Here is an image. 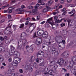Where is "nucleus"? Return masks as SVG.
Listing matches in <instances>:
<instances>
[{
  "instance_id": "nucleus-16",
  "label": "nucleus",
  "mask_w": 76,
  "mask_h": 76,
  "mask_svg": "<svg viewBox=\"0 0 76 76\" xmlns=\"http://www.w3.org/2000/svg\"><path fill=\"white\" fill-rule=\"evenodd\" d=\"M4 61V58L1 55H0V62H2Z\"/></svg>"
},
{
  "instance_id": "nucleus-57",
  "label": "nucleus",
  "mask_w": 76,
  "mask_h": 76,
  "mask_svg": "<svg viewBox=\"0 0 76 76\" xmlns=\"http://www.w3.org/2000/svg\"><path fill=\"white\" fill-rule=\"evenodd\" d=\"M37 20H39V15L37 16Z\"/></svg>"
},
{
  "instance_id": "nucleus-6",
  "label": "nucleus",
  "mask_w": 76,
  "mask_h": 76,
  "mask_svg": "<svg viewBox=\"0 0 76 76\" xmlns=\"http://www.w3.org/2000/svg\"><path fill=\"white\" fill-rule=\"evenodd\" d=\"M50 7L48 6L44 8L42 10V12L44 13H45V12H47L48 10L50 11Z\"/></svg>"
},
{
  "instance_id": "nucleus-34",
  "label": "nucleus",
  "mask_w": 76,
  "mask_h": 76,
  "mask_svg": "<svg viewBox=\"0 0 76 76\" xmlns=\"http://www.w3.org/2000/svg\"><path fill=\"white\" fill-rule=\"evenodd\" d=\"M60 26L61 27H63V26H65V23H62L60 24Z\"/></svg>"
},
{
  "instance_id": "nucleus-62",
  "label": "nucleus",
  "mask_w": 76,
  "mask_h": 76,
  "mask_svg": "<svg viewBox=\"0 0 76 76\" xmlns=\"http://www.w3.org/2000/svg\"><path fill=\"white\" fill-rule=\"evenodd\" d=\"M7 7V6H3L2 7V9H4L5 7Z\"/></svg>"
},
{
  "instance_id": "nucleus-29",
  "label": "nucleus",
  "mask_w": 76,
  "mask_h": 76,
  "mask_svg": "<svg viewBox=\"0 0 76 76\" xmlns=\"http://www.w3.org/2000/svg\"><path fill=\"white\" fill-rule=\"evenodd\" d=\"M35 23H29L28 24V25L30 26L29 27V28H30V27L32 26V25H34V24H35Z\"/></svg>"
},
{
  "instance_id": "nucleus-54",
  "label": "nucleus",
  "mask_w": 76,
  "mask_h": 76,
  "mask_svg": "<svg viewBox=\"0 0 76 76\" xmlns=\"http://www.w3.org/2000/svg\"><path fill=\"white\" fill-rule=\"evenodd\" d=\"M10 25V23L9 24V25H8V27H7V28H11V27L12 26L11 25H10V26H9Z\"/></svg>"
},
{
  "instance_id": "nucleus-39",
  "label": "nucleus",
  "mask_w": 76,
  "mask_h": 76,
  "mask_svg": "<svg viewBox=\"0 0 76 76\" xmlns=\"http://www.w3.org/2000/svg\"><path fill=\"white\" fill-rule=\"evenodd\" d=\"M39 31L40 32L41 34H42L44 32V31L42 30H40Z\"/></svg>"
},
{
  "instance_id": "nucleus-18",
  "label": "nucleus",
  "mask_w": 76,
  "mask_h": 76,
  "mask_svg": "<svg viewBox=\"0 0 76 76\" xmlns=\"http://www.w3.org/2000/svg\"><path fill=\"white\" fill-rule=\"evenodd\" d=\"M17 53H18V52H14V57L15 58H18V54Z\"/></svg>"
},
{
  "instance_id": "nucleus-37",
  "label": "nucleus",
  "mask_w": 76,
  "mask_h": 76,
  "mask_svg": "<svg viewBox=\"0 0 76 76\" xmlns=\"http://www.w3.org/2000/svg\"><path fill=\"white\" fill-rule=\"evenodd\" d=\"M62 70H63L64 72H67V69L64 68H62Z\"/></svg>"
},
{
  "instance_id": "nucleus-25",
  "label": "nucleus",
  "mask_w": 76,
  "mask_h": 76,
  "mask_svg": "<svg viewBox=\"0 0 76 76\" xmlns=\"http://www.w3.org/2000/svg\"><path fill=\"white\" fill-rule=\"evenodd\" d=\"M10 47L11 50H12V51H14V50H15V48L12 45H11Z\"/></svg>"
},
{
  "instance_id": "nucleus-5",
  "label": "nucleus",
  "mask_w": 76,
  "mask_h": 76,
  "mask_svg": "<svg viewBox=\"0 0 76 76\" xmlns=\"http://www.w3.org/2000/svg\"><path fill=\"white\" fill-rule=\"evenodd\" d=\"M21 58H18L16 59H14V60L13 62L14 63H15V64L19 63V62H20V60H21Z\"/></svg>"
},
{
  "instance_id": "nucleus-15",
  "label": "nucleus",
  "mask_w": 76,
  "mask_h": 76,
  "mask_svg": "<svg viewBox=\"0 0 76 76\" xmlns=\"http://www.w3.org/2000/svg\"><path fill=\"white\" fill-rule=\"evenodd\" d=\"M62 12H64L62 14V15H64L66 13H67V12L66 11V8H64L62 9Z\"/></svg>"
},
{
  "instance_id": "nucleus-63",
  "label": "nucleus",
  "mask_w": 76,
  "mask_h": 76,
  "mask_svg": "<svg viewBox=\"0 0 76 76\" xmlns=\"http://www.w3.org/2000/svg\"><path fill=\"white\" fill-rule=\"evenodd\" d=\"M56 33L57 35H60V33L58 31H56Z\"/></svg>"
},
{
  "instance_id": "nucleus-23",
  "label": "nucleus",
  "mask_w": 76,
  "mask_h": 76,
  "mask_svg": "<svg viewBox=\"0 0 76 76\" xmlns=\"http://www.w3.org/2000/svg\"><path fill=\"white\" fill-rule=\"evenodd\" d=\"M52 3H53V1H50L48 2V5L50 6L52 4Z\"/></svg>"
},
{
  "instance_id": "nucleus-55",
  "label": "nucleus",
  "mask_w": 76,
  "mask_h": 76,
  "mask_svg": "<svg viewBox=\"0 0 76 76\" xmlns=\"http://www.w3.org/2000/svg\"><path fill=\"white\" fill-rule=\"evenodd\" d=\"M26 20H27V21H29V20H31V19L30 18L28 17L26 18Z\"/></svg>"
},
{
  "instance_id": "nucleus-21",
  "label": "nucleus",
  "mask_w": 76,
  "mask_h": 76,
  "mask_svg": "<svg viewBox=\"0 0 76 76\" xmlns=\"http://www.w3.org/2000/svg\"><path fill=\"white\" fill-rule=\"evenodd\" d=\"M36 41L35 42L36 44H37V45H39V44H41V43L39 41H38L36 39Z\"/></svg>"
},
{
  "instance_id": "nucleus-64",
  "label": "nucleus",
  "mask_w": 76,
  "mask_h": 76,
  "mask_svg": "<svg viewBox=\"0 0 76 76\" xmlns=\"http://www.w3.org/2000/svg\"><path fill=\"white\" fill-rule=\"evenodd\" d=\"M12 0V3H15V0Z\"/></svg>"
},
{
  "instance_id": "nucleus-56",
  "label": "nucleus",
  "mask_w": 76,
  "mask_h": 76,
  "mask_svg": "<svg viewBox=\"0 0 76 76\" xmlns=\"http://www.w3.org/2000/svg\"><path fill=\"white\" fill-rule=\"evenodd\" d=\"M70 75V74L69 73H66L65 74V76H69Z\"/></svg>"
},
{
  "instance_id": "nucleus-17",
  "label": "nucleus",
  "mask_w": 76,
  "mask_h": 76,
  "mask_svg": "<svg viewBox=\"0 0 76 76\" xmlns=\"http://www.w3.org/2000/svg\"><path fill=\"white\" fill-rule=\"evenodd\" d=\"M35 57H33V56H31V60H30V62H32V61H34L35 60Z\"/></svg>"
},
{
  "instance_id": "nucleus-12",
  "label": "nucleus",
  "mask_w": 76,
  "mask_h": 76,
  "mask_svg": "<svg viewBox=\"0 0 76 76\" xmlns=\"http://www.w3.org/2000/svg\"><path fill=\"white\" fill-rule=\"evenodd\" d=\"M67 52H68L67 51H65L64 52H63L62 54V55H63V54H64V55H63L64 57H67L68 56H67V55H69V54H68V53H67Z\"/></svg>"
},
{
  "instance_id": "nucleus-10",
  "label": "nucleus",
  "mask_w": 76,
  "mask_h": 76,
  "mask_svg": "<svg viewBox=\"0 0 76 76\" xmlns=\"http://www.w3.org/2000/svg\"><path fill=\"white\" fill-rule=\"evenodd\" d=\"M42 35L43 38H47L48 37V32L47 31H45L42 34Z\"/></svg>"
},
{
  "instance_id": "nucleus-32",
  "label": "nucleus",
  "mask_w": 76,
  "mask_h": 76,
  "mask_svg": "<svg viewBox=\"0 0 76 76\" xmlns=\"http://www.w3.org/2000/svg\"><path fill=\"white\" fill-rule=\"evenodd\" d=\"M5 43L7 44H9L10 43V42L9 41V40L7 39L5 41Z\"/></svg>"
},
{
  "instance_id": "nucleus-42",
  "label": "nucleus",
  "mask_w": 76,
  "mask_h": 76,
  "mask_svg": "<svg viewBox=\"0 0 76 76\" xmlns=\"http://www.w3.org/2000/svg\"><path fill=\"white\" fill-rule=\"evenodd\" d=\"M0 40H1V41H3V40H4V38L3 37H0Z\"/></svg>"
},
{
  "instance_id": "nucleus-35",
  "label": "nucleus",
  "mask_w": 76,
  "mask_h": 76,
  "mask_svg": "<svg viewBox=\"0 0 76 76\" xmlns=\"http://www.w3.org/2000/svg\"><path fill=\"white\" fill-rule=\"evenodd\" d=\"M33 66L35 67H37L38 66V65H37V63H36V62H34V63Z\"/></svg>"
},
{
  "instance_id": "nucleus-40",
  "label": "nucleus",
  "mask_w": 76,
  "mask_h": 76,
  "mask_svg": "<svg viewBox=\"0 0 76 76\" xmlns=\"http://www.w3.org/2000/svg\"><path fill=\"white\" fill-rule=\"evenodd\" d=\"M23 26H24V24H21V25L20 27V28H22Z\"/></svg>"
},
{
  "instance_id": "nucleus-47",
  "label": "nucleus",
  "mask_w": 76,
  "mask_h": 76,
  "mask_svg": "<svg viewBox=\"0 0 76 76\" xmlns=\"http://www.w3.org/2000/svg\"><path fill=\"white\" fill-rule=\"evenodd\" d=\"M12 58H10L8 59V61L9 62H11V61H12Z\"/></svg>"
},
{
  "instance_id": "nucleus-9",
  "label": "nucleus",
  "mask_w": 76,
  "mask_h": 76,
  "mask_svg": "<svg viewBox=\"0 0 76 76\" xmlns=\"http://www.w3.org/2000/svg\"><path fill=\"white\" fill-rule=\"evenodd\" d=\"M20 38L23 40L22 41H24L25 42L24 43V46H25V45L26 44V42H27V40L26 39H25L23 38V37H22V34H21V36H20Z\"/></svg>"
},
{
  "instance_id": "nucleus-1",
  "label": "nucleus",
  "mask_w": 76,
  "mask_h": 76,
  "mask_svg": "<svg viewBox=\"0 0 76 76\" xmlns=\"http://www.w3.org/2000/svg\"><path fill=\"white\" fill-rule=\"evenodd\" d=\"M25 7V6L24 5H23L21 6V8H18V9H17L15 11L16 12H19L18 13V14H23L24 13V10H22V9H23Z\"/></svg>"
},
{
  "instance_id": "nucleus-26",
  "label": "nucleus",
  "mask_w": 76,
  "mask_h": 76,
  "mask_svg": "<svg viewBox=\"0 0 76 76\" xmlns=\"http://www.w3.org/2000/svg\"><path fill=\"white\" fill-rule=\"evenodd\" d=\"M60 22H61V20H60L59 19L55 21V23H60Z\"/></svg>"
},
{
  "instance_id": "nucleus-45",
  "label": "nucleus",
  "mask_w": 76,
  "mask_h": 76,
  "mask_svg": "<svg viewBox=\"0 0 76 76\" xmlns=\"http://www.w3.org/2000/svg\"><path fill=\"white\" fill-rule=\"evenodd\" d=\"M48 23H49V24H50L52 26V27H53V23H52V22H51V21H49L48 22Z\"/></svg>"
},
{
  "instance_id": "nucleus-2",
  "label": "nucleus",
  "mask_w": 76,
  "mask_h": 76,
  "mask_svg": "<svg viewBox=\"0 0 76 76\" xmlns=\"http://www.w3.org/2000/svg\"><path fill=\"white\" fill-rule=\"evenodd\" d=\"M33 66H31V67L30 66L27 65H26L25 68V69L26 70H29L30 72H31L32 71V69H33Z\"/></svg>"
},
{
  "instance_id": "nucleus-38",
  "label": "nucleus",
  "mask_w": 76,
  "mask_h": 76,
  "mask_svg": "<svg viewBox=\"0 0 76 76\" xmlns=\"http://www.w3.org/2000/svg\"><path fill=\"white\" fill-rule=\"evenodd\" d=\"M19 72L20 73H23V70L22 69H20L19 70Z\"/></svg>"
},
{
  "instance_id": "nucleus-58",
  "label": "nucleus",
  "mask_w": 76,
  "mask_h": 76,
  "mask_svg": "<svg viewBox=\"0 0 76 76\" xmlns=\"http://www.w3.org/2000/svg\"><path fill=\"white\" fill-rule=\"evenodd\" d=\"M63 7V5H60L59 6V7L58 9H60V8H61Z\"/></svg>"
},
{
  "instance_id": "nucleus-4",
  "label": "nucleus",
  "mask_w": 76,
  "mask_h": 76,
  "mask_svg": "<svg viewBox=\"0 0 76 76\" xmlns=\"http://www.w3.org/2000/svg\"><path fill=\"white\" fill-rule=\"evenodd\" d=\"M55 40L58 43H59V44L61 43V39L59 38L57 36H56L55 38Z\"/></svg>"
},
{
  "instance_id": "nucleus-44",
  "label": "nucleus",
  "mask_w": 76,
  "mask_h": 76,
  "mask_svg": "<svg viewBox=\"0 0 76 76\" xmlns=\"http://www.w3.org/2000/svg\"><path fill=\"white\" fill-rule=\"evenodd\" d=\"M62 42L63 43V44H66V42H65V40H63L61 39V43Z\"/></svg>"
},
{
  "instance_id": "nucleus-53",
  "label": "nucleus",
  "mask_w": 76,
  "mask_h": 76,
  "mask_svg": "<svg viewBox=\"0 0 76 76\" xmlns=\"http://www.w3.org/2000/svg\"><path fill=\"white\" fill-rule=\"evenodd\" d=\"M48 39H49V41H50V40L51 39V36H49L48 37Z\"/></svg>"
},
{
  "instance_id": "nucleus-59",
  "label": "nucleus",
  "mask_w": 76,
  "mask_h": 76,
  "mask_svg": "<svg viewBox=\"0 0 76 76\" xmlns=\"http://www.w3.org/2000/svg\"><path fill=\"white\" fill-rule=\"evenodd\" d=\"M45 21H43L40 23V24H41L42 25H43L44 23H45Z\"/></svg>"
},
{
  "instance_id": "nucleus-7",
  "label": "nucleus",
  "mask_w": 76,
  "mask_h": 76,
  "mask_svg": "<svg viewBox=\"0 0 76 76\" xmlns=\"http://www.w3.org/2000/svg\"><path fill=\"white\" fill-rule=\"evenodd\" d=\"M34 9H35L33 10L32 13L34 14H36L37 13V12H38V8L36 5L34 6Z\"/></svg>"
},
{
  "instance_id": "nucleus-19",
  "label": "nucleus",
  "mask_w": 76,
  "mask_h": 76,
  "mask_svg": "<svg viewBox=\"0 0 76 76\" xmlns=\"http://www.w3.org/2000/svg\"><path fill=\"white\" fill-rule=\"evenodd\" d=\"M58 51H56L54 53V55L55 56L57 57V56H58Z\"/></svg>"
},
{
  "instance_id": "nucleus-22",
  "label": "nucleus",
  "mask_w": 76,
  "mask_h": 76,
  "mask_svg": "<svg viewBox=\"0 0 76 76\" xmlns=\"http://www.w3.org/2000/svg\"><path fill=\"white\" fill-rule=\"evenodd\" d=\"M37 34L38 36H41L42 35V34L41 33V32H40L39 30L37 31Z\"/></svg>"
},
{
  "instance_id": "nucleus-13",
  "label": "nucleus",
  "mask_w": 76,
  "mask_h": 76,
  "mask_svg": "<svg viewBox=\"0 0 76 76\" xmlns=\"http://www.w3.org/2000/svg\"><path fill=\"white\" fill-rule=\"evenodd\" d=\"M5 51V48L3 47H0V53H1L2 52H4Z\"/></svg>"
},
{
  "instance_id": "nucleus-33",
  "label": "nucleus",
  "mask_w": 76,
  "mask_h": 76,
  "mask_svg": "<svg viewBox=\"0 0 76 76\" xmlns=\"http://www.w3.org/2000/svg\"><path fill=\"white\" fill-rule=\"evenodd\" d=\"M60 2L61 4H64V0H60Z\"/></svg>"
},
{
  "instance_id": "nucleus-24",
  "label": "nucleus",
  "mask_w": 76,
  "mask_h": 76,
  "mask_svg": "<svg viewBox=\"0 0 76 76\" xmlns=\"http://www.w3.org/2000/svg\"><path fill=\"white\" fill-rule=\"evenodd\" d=\"M38 41H39L41 43H42V39L41 38H37L36 39Z\"/></svg>"
},
{
  "instance_id": "nucleus-28",
  "label": "nucleus",
  "mask_w": 76,
  "mask_h": 76,
  "mask_svg": "<svg viewBox=\"0 0 76 76\" xmlns=\"http://www.w3.org/2000/svg\"><path fill=\"white\" fill-rule=\"evenodd\" d=\"M11 73H12V70H11V69H9V70H8V71L7 72V73L9 75H10V74H11Z\"/></svg>"
},
{
  "instance_id": "nucleus-43",
  "label": "nucleus",
  "mask_w": 76,
  "mask_h": 76,
  "mask_svg": "<svg viewBox=\"0 0 76 76\" xmlns=\"http://www.w3.org/2000/svg\"><path fill=\"white\" fill-rule=\"evenodd\" d=\"M33 37L34 38H35V37H37V36L36 35V32H35L33 35Z\"/></svg>"
},
{
  "instance_id": "nucleus-60",
  "label": "nucleus",
  "mask_w": 76,
  "mask_h": 76,
  "mask_svg": "<svg viewBox=\"0 0 76 76\" xmlns=\"http://www.w3.org/2000/svg\"><path fill=\"white\" fill-rule=\"evenodd\" d=\"M68 3H70L72 1V0H67Z\"/></svg>"
},
{
  "instance_id": "nucleus-31",
  "label": "nucleus",
  "mask_w": 76,
  "mask_h": 76,
  "mask_svg": "<svg viewBox=\"0 0 76 76\" xmlns=\"http://www.w3.org/2000/svg\"><path fill=\"white\" fill-rule=\"evenodd\" d=\"M45 27L46 28H48L50 27V25L48 24L47 23L46 24H45Z\"/></svg>"
},
{
  "instance_id": "nucleus-52",
  "label": "nucleus",
  "mask_w": 76,
  "mask_h": 76,
  "mask_svg": "<svg viewBox=\"0 0 76 76\" xmlns=\"http://www.w3.org/2000/svg\"><path fill=\"white\" fill-rule=\"evenodd\" d=\"M67 62H65V63L64 64V66H67Z\"/></svg>"
},
{
  "instance_id": "nucleus-51",
  "label": "nucleus",
  "mask_w": 76,
  "mask_h": 76,
  "mask_svg": "<svg viewBox=\"0 0 76 76\" xmlns=\"http://www.w3.org/2000/svg\"><path fill=\"white\" fill-rule=\"evenodd\" d=\"M28 23L29 24V21H27L26 22L25 25H28Z\"/></svg>"
},
{
  "instance_id": "nucleus-61",
  "label": "nucleus",
  "mask_w": 76,
  "mask_h": 76,
  "mask_svg": "<svg viewBox=\"0 0 76 76\" xmlns=\"http://www.w3.org/2000/svg\"><path fill=\"white\" fill-rule=\"evenodd\" d=\"M52 19H52V18H50L48 19L47 20V21H49V20H51Z\"/></svg>"
},
{
  "instance_id": "nucleus-46",
  "label": "nucleus",
  "mask_w": 76,
  "mask_h": 76,
  "mask_svg": "<svg viewBox=\"0 0 76 76\" xmlns=\"http://www.w3.org/2000/svg\"><path fill=\"white\" fill-rule=\"evenodd\" d=\"M66 20L68 22L70 23V22H71V20L70 19H68Z\"/></svg>"
},
{
  "instance_id": "nucleus-49",
  "label": "nucleus",
  "mask_w": 76,
  "mask_h": 76,
  "mask_svg": "<svg viewBox=\"0 0 76 76\" xmlns=\"http://www.w3.org/2000/svg\"><path fill=\"white\" fill-rule=\"evenodd\" d=\"M8 18L9 19H11L12 18V16H11V15H8Z\"/></svg>"
},
{
  "instance_id": "nucleus-14",
  "label": "nucleus",
  "mask_w": 76,
  "mask_h": 76,
  "mask_svg": "<svg viewBox=\"0 0 76 76\" xmlns=\"http://www.w3.org/2000/svg\"><path fill=\"white\" fill-rule=\"evenodd\" d=\"M7 53L5 54V57L6 58H9V56H10V53L9 52H8Z\"/></svg>"
},
{
  "instance_id": "nucleus-11",
  "label": "nucleus",
  "mask_w": 76,
  "mask_h": 76,
  "mask_svg": "<svg viewBox=\"0 0 76 76\" xmlns=\"http://www.w3.org/2000/svg\"><path fill=\"white\" fill-rule=\"evenodd\" d=\"M30 51H32L31 53H32L33 52V51H34L35 50V45H31L30 47Z\"/></svg>"
},
{
  "instance_id": "nucleus-20",
  "label": "nucleus",
  "mask_w": 76,
  "mask_h": 76,
  "mask_svg": "<svg viewBox=\"0 0 76 76\" xmlns=\"http://www.w3.org/2000/svg\"><path fill=\"white\" fill-rule=\"evenodd\" d=\"M41 59L40 58H37V59L36 60V62L37 63H41Z\"/></svg>"
},
{
  "instance_id": "nucleus-36",
  "label": "nucleus",
  "mask_w": 76,
  "mask_h": 76,
  "mask_svg": "<svg viewBox=\"0 0 76 76\" xmlns=\"http://www.w3.org/2000/svg\"><path fill=\"white\" fill-rule=\"evenodd\" d=\"M52 51V52H54V51H56V49L55 48H53V49L51 50Z\"/></svg>"
},
{
  "instance_id": "nucleus-3",
  "label": "nucleus",
  "mask_w": 76,
  "mask_h": 76,
  "mask_svg": "<svg viewBox=\"0 0 76 76\" xmlns=\"http://www.w3.org/2000/svg\"><path fill=\"white\" fill-rule=\"evenodd\" d=\"M64 61L63 59H59L58 61V63L59 64L60 66H62L64 64Z\"/></svg>"
},
{
  "instance_id": "nucleus-8",
  "label": "nucleus",
  "mask_w": 76,
  "mask_h": 76,
  "mask_svg": "<svg viewBox=\"0 0 76 76\" xmlns=\"http://www.w3.org/2000/svg\"><path fill=\"white\" fill-rule=\"evenodd\" d=\"M72 63H73V64H75V62H74L73 60H72V62L70 64V66H67V69H70V68H71V66H71V67H73V64H72Z\"/></svg>"
},
{
  "instance_id": "nucleus-41",
  "label": "nucleus",
  "mask_w": 76,
  "mask_h": 76,
  "mask_svg": "<svg viewBox=\"0 0 76 76\" xmlns=\"http://www.w3.org/2000/svg\"><path fill=\"white\" fill-rule=\"evenodd\" d=\"M58 18V17L57 16H55L54 17V20H55L56 21L57 20V18Z\"/></svg>"
},
{
  "instance_id": "nucleus-48",
  "label": "nucleus",
  "mask_w": 76,
  "mask_h": 76,
  "mask_svg": "<svg viewBox=\"0 0 76 76\" xmlns=\"http://www.w3.org/2000/svg\"><path fill=\"white\" fill-rule=\"evenodd\" d=\"M59 6V4H58L56 5L55 7H54V8L55 9H57V7H58Z\"/></svg>"
},
{
  "instance_id": "nucleus-50",
  "label": "nucleus",
  "mask_w": 76,
  "mask_h": 76,
  "mask_svg": "<svg viewBox=\"0 0 76 76\" xmlns=\"http://www.w3.org/2000/svg\"><path fill=\"white\" fill-rule=\"evenodd\" d=\"M42 1V0H39L38 1V3H41Z\"/></svg>"
},
{
  "instance_id": "nucleus-30",
  "label": "nucleus",
  "mask_w": 76,
  "mask_h": 76,
  "mask_svg": "<svg viewBox=\"0 0 76 76\" xmlns=\"http://www.w3.org/2000/svg\"><path fill=\"white\" fill-rule=\"evenodd\" d=\"M27 8L28 9H32L33 8V6L31 5L27 7Z\"/></svg>"
},
{
  "instance_id": "nucleus-27",
  "label": "nucleus",
  "mask_w": 76,
  "mask_h": 76,
  "mask_svg": "<svg viewBox=\"0 0 76 76\" xmlns=\"http://www.w3.org/2000/svg\"><path fill=\"white\" fill-rule=\"evenodd\" d=\"M36 75H40V74H41V71L37 70L36 72Z\"/></svg>"
}]
</instances>
